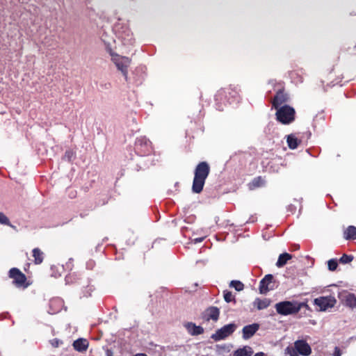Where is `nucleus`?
<instances>
[{"mask_svg":"<svg viewBox=\"0 0 356 356\" xmlns=\"http://www.w3.org/2000/svg\"><path fill=\"white\" fill-rule=\"evenodd\" d=\"M304 307L307 305L298 301H282L275 305L276 312L283 316L296 314Z\"/></svg>","mask_w":356,"mask_h":356,"instance_id":"3","label":"nucleus"},{"mask_svg":"<svg viewBox=\"0 0 356 356\" xmlns=\"http://www.w3.org/2000/svg\"><path fill=\"white\" fill-rule=\"evenodd\" d=\"M353 259V256L352 255H348V254H343L340 259L339 261L341 264H348L350 261H352Z\"/></svg>","mask_w":356,"mask_h":356,"instance_id":"30","label":"nucleus"},{"mask_svg":"<svg viewBox=\"0 0 356 356\" xmlns=\"http://www.w3.org/2000/svg\"><path fill=\"white\" fill-rule=\"evenodd\" d=\"M74 157V152L72 150H67L63 157V159L68 162H71Z\"/></svg>","mask_w":356,"mask_h":356,"instance_id":"26","label":"nucleus"},{"mask_svg":"<svg viewBox=\"0 0 356 356\" xmlns=\"http://www.w3.org/2000/svg\"><path fill=\"white\" fill-rule=\"evenodd\" d=\"M337 265H338V263H337V259H330L327 261L328 269L331 271L336 270Z\"/></svg>","mask_w":356,"mask_h":356,"instance_id":"27","label":"nucleus"},{"mask_svg":"<svg viewBox=\"0 0 356 356\" xmlns=\"http://www.w3.org/2000/svg\"><path fill=\"white\" fill-rule=\"evenodd\" d=\"M259 325L257 323H253L245 326L243 328V337L245 339H248L252 337L255 332L259 330Z\"/></svg>","mask_w":356,"mask_h":356,"instance_id":"15","label":"nucleus"},{"mask_svg":"<svg viewBox=\"0 0 356 356\" xmlns=\"http://www.w3.org/2000/svg\"><path fill=\"white\" fill-rule=\"evenodd\" d=\"M33 256L35 259V263L40 264L42 262L44 259V254L39 248H34L33 250Z\"/></svg>","mask_w":356,"mask_h":356,"instance_id":"23","label":"nucleus"},{"mask_svg":"<svg viewBox=\"0 0 356 356\" xmlns=\"http://www.w3.org/2000/svg\"><path fill=\"white\" fill-rule=\"evenodd\" d=\"M224 299L227 302H230L234 300L232 293L227 291H224Z\"/></svg>","mask_w":356,"mask_h":356,"instance_id":"31","label":"nucleus"},{"mask_svg":"<svg viewBox=\"0 0 356 356\" xmlns=\"http://www.w3.org/2000/svg\"><path fill=\"white\" fill-rule=\"evenodd\" d=\"M285 354L288 355L289 356H298V352L294 347H287L285 349Z\"/></svg>","mask_w":356,"mask_h":356,"instance_id":"28","label":"nucleus"},{"mask_svg":"<svg viewBox=\"0 0 356 356\" xmlns=\"http://www.w3.org/2000/svg\"><path fill=\"white\" fill-rule=\"evenodd\" d=\"M236 328V325L234 323H230L226 325L218 330L214 334L211 335V339L215 341H220L225 339L231 334H232Z\"/></svg>","mask_w":356,"mask_h":356,"instance_id":"8","label":"nucleus"},{"mask_svg":"<svg viewBox=\"0 0 356 356\" xmlns=\"http://www.w3.org/2000/svg\"><path fill=\"white\" fill-rule=\"evenodd\" d=\"M339 298L345 306L352 309L356 308V296L355 294L348 291H343L339 293Z\"/></svg>","mask_w":356,"mask_h":356,"instance_id":"9","label":"nucleus"},{"mask_svg":"<svg viewBox=\"0 0 356 356\" xmlns=\"http://www.w3.org/2000/svg\"><path fill=\"white\" fill-rule=\"evenodd\" d=\"M135 150L140 156L148 155L152 151V143L145 136L138 138L135 142Z\"/></svg>","mask_w":356,"mask_h":356,"instance_id":"6","label":"nucleus"},{"mask_svg":"<svg viewBox=\"0 0 356 356\" xmlns=\"http://www.w3.org/2000/svg\"><path fill=\"white\" fill-rule=\"evenodd\" d=\"M341 350L338 347H335L334 353H333V356H341Z\"/></svg>","mask_w":356,"mask_h":356,"instance_id":"32","label":"nucleus"},{"mask_svg":"<svg viewBox=\"0 0 356 356\" xmlns=\"http://www.w3.org/2000/svg\"><path fill=\"white\" fill-rule=\"evenodd\" d=\"M73 346L77 351H85L88 347V341L84 339H79L73 343Z\"/></svg>","mask_w":356,"mask_h":356,"instance_id":"18","label":"nucleus"},{"mask_svg":"<svg viewBox=\"0 0 356 356\" xmlns=\"http://www.w3.org/2000/svg\"><path fill=\"white\" fill-rule=\"evenodd\" d=\"M315 305L319 307L320 312H325L327 309L334 307L337 303V300L334 296H321L315 298L314 300Z\"/></svg>","mask_w":356,"mask_h":356,"instance_id":"7","label":"nucleus"},{"mask_svg":"<svg viewBox=\"0 0 356 356\" xmlns=\"http://www.w3.org/2000/svg\"><path fill=\"white\" fill-rule=\"evenodd\" d=\"M343 237L348 241H353L356 239V227L349 225L343 232Z\"/></svg>","mask_w":356,"mask_h":356,"instance_id":"17","label":"nucleus"},{"mask_svg":"<svg viewBox=\"0 0 356 356\" xmlns=\"http://www.w3.org/2000/svg\"><path fill=\"white\" fill-rule=\"evenodd\" d=\"M119 38L122 40L131 42L132 40V33L129 29H126L124 33H119Z\"/></svg>","mask_w":356,"mask_h":356,"instance_id":"24","label":"nucleus"},{"mask_svg":"<svg viewBox=\"0 0 356 356\" xmlns=\"http://www.w3.org/2000/svg\"><path fill=\"white\" fill-rule=\"evenodd\" d=\"M229 286L234 288L236 291H241L243 289L244 285L242 282L237 280H233L230 282Z\"/></svg>","mask_w":356,"mask_h":356,"instance_id":"25","label":"nucleus"},{"mask_svg":"<svg viewBox=\"0 0 356 356\" xmlns=\"http://www.w3.org/2000/svg\"><path fill=\"white\" fill-rule=\"evenodd\" d=\"M291 259V254L289 253H282L279 256V258L277 261L276 266L279 268L282 267L284 266L287 261Z\"/></svg>","mask_w":356,"mask_h":356,"instance_id":"22","label":"nucleus"},{"mask_svg":"<svg viewBox=\"0 0 356 356\" xmlns=\"http://www.w3.org/2000/svg\"><path fill=\"white\" fill-rule=\"evenodd\" d=\"M184 327L187 332L191 335L201 334L204 332V329L202 327L197 326L193 323H187L184 325Z\"/></svg>","mask_w":356,"mask_h":356,"instance_id":"16","label":"nucleus"},{"mask_svg":"<svg viewBox=\"0 0 356 356\" xmlns=\"http://www.w3.org/2000/svg\"><path fill=\"white\" fill-rule=\"evenodd\" d=\"M133 356H147V355L145 353H137Z\"/></svg>","mask_w":356,"mask_h":356,"instance_id":"35","label":"nucleus"},{"mask_svg":"<svg viewBox=\"0 0 356 356\" xmlns=\"http://www.w3.org/2000/svg\"><path fill=\"white\" fill-rule=\"evenodd\" d=\"M53 345L55 346H58V341H56V343H53Z\"/></svg>","mask_w":356,"mask_h":356,"instance_id":"37","label":"nucleus"},{"mask_svg":"<svg viewBox=\"0 0 356 356\" xmlns=\"http://www.w3.org/2000/svg\"><path fill=\"white\" fill-rule=\"evenodd\" d=\"M262 181L263 180H262L261 177H258L255 178L253 181H254V185L259 186V181Z\"/></svg>","mask_w":356,"mask_h":356,"instance_id":"33","label":"nucleus"},{"mask_svg":"<svg viewBox=\"0 0 356 356\" xmlns=\"http://www.w3.org/2000/svg\"><path fill=\"white\" fill-rule=\"evenodd\" d=\"M210 172V167L206 161L199 163L194 172V178L192 185V191L195 193L202 191L205 180Z\"/></svg>","mask_w":356,"mask_h":356,"instance_id":"1","label":"nucleus"},{"mask_svg":"<svg viewBox=\"0 0 356 356\" xmlns=\"http://www.w3.org/2000/svg\"><path fill=\"white\" fill-rule=\"evenodd\" d=\"M9 275L11 278L14 280V282L18 285L22 286L26 282V276L18 268H13L9 271Z\"/></svg>","mask_w":356,"mask_h":356,"instance_id":"12","label":"nucleus"},{"mask_svg":"<svg viewBox=\"0 0 356 356\" xmlns=\"http://www.w3.org/2000/svg\"><path fill=\"white\" fill-rule=\"evenodd\" d=\"M289 100V95L285 92L284 88L278 90L272 100V105L274 108L281 107V105L288 102Z\"/></svg>","mask_w":356,"mask_h":356,"instance_id":"10","label":"nucleus"},{"mask_svg":"<svg viewBox=\"0 0 356 356\" xmlns=\"http://www.w3.org/2000/svg\"><path fill=\"white\" fill-rule=\"evenodd\" d=\"M270 303V301L268 299L261 300L259 298L255 299V300L253 302L254 305L259 310L267 308L269 306Z\"/></svg>","mask_w":356,"mask_h":356,"instance_id":"20","label":"nucleus"},{"mask_svg":"<svg viewBox=\"0 0 356 356\" xmlns=\"http://www.w3.org/2000/svg\"><path fill=\"white\" fill-rule=\"evenodd\" d=\"M254 356H264V354L263 353H256Z\"/></svg>","mask_w":356,"mask_h":356,"instance_id":"36","label":"nucleus"},{"mask_svg":"<svg viewBox=\"0 0 356 356\" xmlns=\"http://www.w3.org/2000/svg\"><path fill=\"white\" fill-rule=\"evenodd\" d=\"M204 239V238H195L193 239V241L197 243H200L202 242L203 240Z\"/></svg>","mask_w":356,"mask_h":356,"instance_id":"34","label":"nucleus"},{"mask_svg":"<svg viewBox=\"0 0 356 356\" xmlns=\"http://www.w3.org/2000/svg\"><path fill=\"white\" fill-rule=\"evenodd\" d=\"M273 277L272 275H266L260 282L259 292L261 294H266L271 288L268 286L272 283Z\"/></svg>","mask_w":356,"mask_h":356,"instance_id":"13","label":"nucleus"},{"mask_svg":"<svg viewBox=\"0 0 356 356\" xmlns=\"http://www.w3.org/2000/svg\"><path fill=\"white\" fill-rule=\"evenodd\" d=\"M294 346L298 355L309 356L312 353L310 346L305 340H297L294 342Z\"/></svg>","mask_w":356,"mask_h":356,"instance_id":"11","label":"nucleus"},{"mask_svg":"<svg viewBox=\"0 0 356 356\" xmlns=\"http://www.w3.org/2000/svg\"><path fill=\"white\" fill-rule=\"evenodd\" d=\"M253 353L252 349L250 346H245L243 348L236 350L234 356H251Z\"/></svg>","mask_w":356,"mask_h":356,"instance_id":"21","label":"nucleus"},{"mask_svg":"<svg viewBox=\"0 0 356 356\" xmlns=\"http://www.w3.org/2000/svg\"><path fill=\"white\" fill-rule=\"evenodd\" d=\"M0 223L2 225L11 226L8 218L2 212H0Z\"/></svg>","mask_w":356,"mask_h":356,"instance_id":"29","label":"nucleus"},{"mask_svg":"<svg viewBox=\"0 0 356 356\" xmlns=\"http://www.w3.org/2000/svg\"><path fill=\"white\" fill-rule=\"evenodd\" d=\"M286 143L288 144V146L291 149H296L298 145L301 143V140L298 139L295 135L290 134L287 136L286 138Z\"/></svg>","mask_w":356,"mask_h":356,"instance_id":"19","label":"nucleus"},{"mask_svg":"<svg viewBox=\"0 0 356 356\" xmlns=\"http://www.w3.org/2000/svg\"><path fill=\"white\" fill-rule=\"evenodd\" d=\"M111 60L124 76L126 81L128 79V68L131 63V58L127 56H122L117 54L111 53Z\"/></svg>","mask_w":356,"mask_h":356,"instance_id":"5","label":"nucleus"},{"mask_svg":"<svg viewBox=\"0 0 356 356\" xmlns=\"http://www.w3.org/2000/svg\"><path fill=\"white\" fill-rule=\"evenodd\" d=\"M275 109L277 110L275 113L276 119L280 123L289 124L295 120L296 111L293 107L289 105H284Z\"/></svg>","mask_w":356,"mask_h":356,"instance_id":"4","label":"nucleus"},{"mask_svg":"<svg viewBox=\"0 0 356 356\" xmlns=\"http://www.w3.org/2000/svg\"><path fill=\"white\" fill-rule=\"evenodd\" d=\"M220 314L219 309L216 307H211L205 310L204 313V318L206 321L213 320L216 321Z\"/></svg>","mask_w":356,"mask_h":356,"instance_id":"14","label":"nucleus"},{"mask_svg":"<svg viewBox=\"0 0 356 356\" xmlns=\"http://www.w3.org/2000/svg\"><path fill=\"white\" fill-rule=\"evenodd\" d=\"M238 90L236 87L229 86L218 90L215 95V100L218 108L220 110L222 104H231L238 99Z\"/></svg>","mask_w":356,"mask_h":356,"instance_id":"2","label":"nucleus"}]
</instances>
